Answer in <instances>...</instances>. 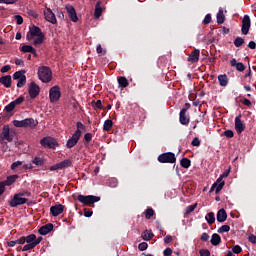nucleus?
Returning a JSON list of instances; mask_svg holds the SVG:
<instances>
[{
    "label": "nucleus",
    "mask_w": 256,
    "mask_h": 256,
    "mask_svg": "<svg viewBox=\"0 0 256 256\" xmlns=\"http://www.w3.org/2000/svg\"><path fill=\"white\" fill-rule=\"evenodd\" d=\"M26 39L27 41H33V45L37 47V45H43L45 41V34L41 28L33 25L29 28Z\"/></svg>",
    "instance_id": "nucleus-1"
},
{
    "label": "nucleus",
    "mask_w": 256,
    "mask_h": 256,
    "mask_svg": "<svg viewBox=\"0 0 256 256\" xmlns=\"http://www.w3.org/2000/svg\"><path fill=\"white\" fill-rule=\"evenodd\" d=\"M26 197H31V192L23 191L14 194L13 198L9 201L11 207H19V205H25L29 201Z\"/></svg>",
    "instance_id": "nucleus-2"
},
{
    "label": "nucleus",
    "mask_w": 256,
    "mask_h": 256,
    "mask_svg": "<svg viewBox=\"0 0 256 256\" xmlns=\"http://www.w3.org/2000/svg\"><path fill=\"white\" fill-rule=\"evenodd\" d=\"M26 245L22 248V251H31V249H35L41 241H43V237H38L35 234H30L25 237Z\"/></svg>",
    "instance_id": "nucleus-3"
},
{
    "label": "nucleus",
    "mask_w": 256,
    "mask_h": 256,
    "mask_svg": "<svg viewBox=\"0 0 256 256\" xmlns=\"http://www.w3.org/2000/svg\"><path fill=\"white\" fill-rule=\"evenodd\" d=\"M229 173H231V169L230 168L219 176V178L217 179L216 183H214L211 186L210 193H213V191H215V193L217 194V193H219L221 191V189H223V187H225V181H223V179H225L226 177H229Z\"/></svg>",
    "instance_id": "nucleus-4"
},
{
    "label": "nucleus",
    "mask_w": 256,
    "mask_h": 256,
    "mask_svg": "<svg viewBox=\"0 0 256 256\" xmlns=\"http://www.w3.org/2000/svg\"><path fill=\"white\" fill-rule=\"evenodd\" d=\"M15 139V132L11 131L9 125H4L2 133L0 134V143H11Z\"/></svg>",
    "instance_id": "nucleus-5"
},
{
    "label": "nucleus",
    "mask_w": 256,
    "mask_h": 256,
    "mask_svg": "<svg viewBox=\"0 0 256 256\" xmlns=\"http://www.w3.org/2000/svg\"><path fill=\"white\" fill-rule=\"evenodd\" d=\"M38 78L40 81H42V83L51 82V79H53V72L51 71V68L47 66H41L38 69Z\"/></svg>",
    "instance_id": "nucleus-6"
},
{
    "label": "nucleus",
    "mask_w": 256,
    "mask_h": 256,
    "mask_svg": "<svg viewBox=\"0 0 256 256\" xmlns=\"http://www.w3.org/2000/svg\"><path fill=\"white\" fill-rule=\"evenodd\" d=\"M77 200L82 203V205H86L88 207H91V205H94V203H99L101 201V197L99 196H93V195H78Z\"/></svg>",
    "instance_id": "nucleus-7"
},
{
    "label": "nucleus",
    "mask_w": 256,
    "mask_h": 256,
    "mask_svg": "<svg viewBox=\"0 0 256 256\" xmlns=\"http://www.w3.org/2000/svg\"><path fill=\"white\" fill-rule=\"evenodd\" d=\"M50 103H57L61 99V88L56 85L49 90Z\"/></svg>",
    "instance_id": "nucleus-8"
},
{
    "label": "nucleus",
    "mask_w": 256,
    "mask_h": 256,
    "mask_svg": "<svg viewBox=\"0 0 256 256\" xmlns=\"http://www.w3.org/2000/svg\"><path fill=\"white\" fill-rule=\"evenodd\" d=\"M13 79L17 82V87L21 89V87H25V83H27V76H25V70L17 71L13 74Z\"/></svg>",
    "instance_id": "nucleus-9"
},
{
    "label": "nucleus",
    "mask_w": 256,
    "mask_h": 256,
    "mask_svg": "<svg viewBox=\"0 0 256 256\" xmlns=\"http://www.w3.org/2000/svg\"><path fill=\"white\" fill-rule=\"evenodd\" d=\"M40 145L42 147H45L47 149H55L56 147L59 146L57 143V140H55L53 137H44L40 140Z\"/></svg>",
    "instance_id": "nucleus-10"
},
{
    "label": "nucleus",
    "mask_w": 256,
    "mask_h": 256,
    "mask_svg": "<svg viewBox=\"0 0 256 256\" xmlns=\"http://www.w3.org/2000/svg\"><path fill=\"white\" fill-rule=\"evenodd\" d=\"M158 161L159 163H175V161H177V158L175 157L174 153L166 152L158 156Z\"/></svg>",
    "instance_id": "nucleus-11"
},
{
    "label": "nucleus",
    "mask_w": 256,
    "mask_h": 256,
    "mask_svg": "<svg viewBox=\"0 0 256 256\" xmlns=\"http://www.w3.org/2000/svg\"><path fill=\"white\" fill-rule=\"evenodd\" d=\"M79 139H81V130L77 129L74 134L72 135V137L70 139H68L67 143H66V147L68 149H73V147H75V145H77V143H79Z\"/></svg>",
    "instance_id": "nucleus-12"
},
{
    "label": "nucleus",
    "mask_w": 256,
    "mask_h": 256,
    "mask_svg": "<svg viewBox=\"0 0 256 256\" xmlns=\"http://www.w3.org/2000/svg\"><path fill=\"white\" fill-rule=\"evenodd\" d=\"M28 93L31 99H35V97H37L39 93H41V88L39 87V85H37V83L31 82L28 87Z\"/></svg>",
    "instance_id": "nucleus-13"
},
{
    "label": "nucleus",
    "mask_w": 256,
    "mask_h": 256,
    "mask_svg": "<svg viewBox=\"0 0 256 256\" xmlns=\"http://www.w3.org/2000/svg\"><path fill=\"white\" fill-rule=\"evenodd\" d=\"M65 9L68 13L70 21L77 23V21H79V17H77V11H75V7H73L71 4H68L65 6Z\"/></svg>",
    "instance_id": "nucleus-14"
},
{
    "label": "nucleus",
    "mask_w": 256,
    "mask_h": 256,
    "mask_svg": "<svg viewBox=\"0 0 256 256\" xmlns=\"http://www.w3.org/2000/svg\"><path fill=\"white\" fill-rule=\"evenodd\" d=\"M249 29H251V18H249V15H245L242 20V28H241L242 34L248 35Z\"/></svg>",
    "instance_id": "nucleus-15"
},
{
    "label": "nucleus",
    "mask_w": 256,
    "mask_h": 256,
    "mask_svg": "<svg viewBox=\"0 0 256 256\" xmlns=\"http://www.w3.org/2000/svg\"><path fill=\"white\" fill-rule=\"evenodd\" d=\"M44 16L46 21H48V23H52V25H56L57 17L55 16V13H53V10H51L50 8H46L44 10Z\"/></svg>",
    "instance_id": "nucleus-16"
},
{
    "label": "nucleus",
    "mask_w": 256,
    "mask_h": 256,
    "mask_svg": "<svg viewBox=\"0 0 256 256\" xmlns=\"http://www.w3.org/2000/svg\"><path fill=\"white\" fill-rule=\"evenodd\" d=\"M235 130L238 135H241L242 132L245 131V123H243V120H241V115H238L235 118Z\"/></svg>",
    "instance_id": "nucleus-17"
},
{
    "label": "nucleus",
    "mask_w": 256,
    "mask_h": 256,
    "mask_svg": "<svg viewBox=\"0 0 256 256\" xmlns=\"http://www.w3.org/2000/svg\"><path fill=\"white\" fill-rule=\"evenodd\" d=\"M64 209L65 206H63L62 204H56L54 206H51L50 213L53 217H59V215L63 213Z\"/></svg>",
    "instance_id": "nucleus-18"
},
{
    "label": "nucleus",
    "mask_w": 256,
    "mask_h": 256,
    "mask_svg": "<svg viewBox=\"0 0 256 256\" xmlns=\"http://www.w3.org/2000/svg\"><path fill=\"white\" fill-rule=\"evenodd\" d=\"M181 125H189V116H187V108H182L179 114Z\"/></svg>",
    "instance_id": "nucleus-19"
},
{
    "label": "nucleus",
    "mask_w": 256,
    "mask_h": 256,
    "mask_svg": "<svg viewBox=\"0 0 256 256\" xmlns=\"http://www.w3.org/2000/svg\"><path fill=\"white\" fill-rule=\"evenodd\" d=\"M201 55V51L199 49H195L188 56L189 63H199V57Z\"/></svg>",
    "instance_id": "nucleus-20"
},
{
    "label": "nucleus",
    "mask_w": 256,
    "mask_h": 256,
    "mask_svg": "<svg viewBox=\"0 0 256 256\" xmlns=\"http://www.w3.org/2000/svg\"><path fill=\"white\" fill-rule=\"evenodd\" d=\"M230 65H231V67H235V69L237 71H239L240 73H242V71H245V64L241 63V62H237V59H235V58L230 60Z\"/></svg>",
    "instance_id": "nucleus-21"
},
{
    "label": "nucleus",
    "mask_w": 256,
    "mask_h": 256,
    "mask_svg": "<svg viewBox=\"0 0 256 256\" xmlns=\"http://www.w3.org/2000/svg\"><path fill=\"white\" fill-rule=\"evenodd\" d=\"M53 231V224L48 223L42 227L39 228L38 232L40 235H48V233H51Z\"/></svg>",
    "instance_id": "nucleus-22"
},
{
    "label": "nucleus",
    "mask_w": 256,
    "mask_h": 256,
    "mask_svg": "<svg viewBox=\"0 0 256 256\" xmlns=\"http://www.w3.org/2000/svg\"><path fill=\"white\" fill-rule=\"evenodd\" d=\"M39 125V122L33 118L24 119V127H30V129H35Z\"/></svg>",
    "instance_id": "nucleus-23"
},
{
    "label": "nucleus",
    "mask_w": 256,
    "mask_h": 256,
    "mask_svg": "<svg viewBox=\"0 0 256 256\" xmlns=\"http://www.w3.org/2000/svg\"><path fill=\"white\" fill-rule=\"evenodd\" d=\"M0 83L1 85H4V87H6V89H9V87H11V75H6V76H2L0 77Z\"/></svg>",
    "instance_id": "nucleus-24"
},
{
    "label": "nucleus",
    "mask_w": 256,
    "mask_h": 256,
    "mask_svg": "<svg viewBox=\"0 0 256 256\" xmlns=\"http://www.w3.org/2000/svg\"><path fill=\"white\" fill-rule=\"evenodd\" d=\"M217 221L218 223H225L227 221V212L225 209H220L217 213Z\"/></svg>",
    "instance_id": "nucleus-25"
},
{
    "label": "nucleus",
    "mask_w": 256,
    "mask_h": 256,
    "mask_svg": "<svg viewBox=\"0 0 256 256\" xmlns=\"http://www.w3.org/2000/svg\"><path fill=\"white\" fill-rule=\"evenodd\" d=\"M218 81L220 87H227V85H229V78L226 76V74L219 75Z\"/></svg>",
    "instance_id": "nucleus-26"
},
{
    "label": "nucleus",
    "mask_w": 256,
    "mask_h": 256,
    "mask_svg": "<svg viewBox=\"0 0 256 256\" xmlns=\"http://www.w3.org/2000/svg\"><path fill=\"white\" fill-rule=\"evenodd\" d=\"M119 87L125 89V87H129V80L125 76H120L117 78Z\"/></svg>",
    "instance_id": "nucleus-27"
},
{
    "label": "nucleus",
    "mask_w": 256,
    "mask_h": 256,
    "mask_svg": "<svg viewBox=\"0 0 256 256\" xmlns=\"http://www.w3.org/2000/svg\"><path fill=\"white\" fill-rule=\"evenodd\" d=\"M18 179H19V175L17 174L11 175L7 177L4 183L6 184V187H10V185H13V183H15V181H17Z\"/></svg>",
    "instance_id": "nucleus-28"
},
{
    "label": "nucleus",
    "mask_w": 256,
    "mask_h": 256,
    "mask_svg": "<svg viewBox=\"0 0 256 256\" xmlns=\"http://www.w3.org/2000/svg\"><path fill=\"white\" fill-rule=\"evenodd\" d=\"M211 245H214V247H217V245L221 244V236L219 234L214 233L210 240Z\"/></svg>",
    "instance_id": "nucleus-29"
},
{
    "label": "nucleus",
    "mask_w": 256,
    "mask_h": 256,
    "mask_svg": "<svg viewBox=\"0 0 256 256\" xmlns=\"http://www.w3.org/2000/svg\"><path fill=\"white\" fill-rule=\"evenodd\" d=\"M22 53H32V55H37V50L31 45H24L21 48Z\"/></svg>",
    "instance_id": "nucleus-30"
},
{
    "label": "nucleus",
    "mask_w": 256,
    "mask_h": 256,
    "mask_svg": "<svg viewBox=\"0 0 256 256\" xmlns=\"http://www.w3.org/2000/svg\"><path fill=\"white\" fill-rule=\"evenodd\" d=\"M218 25H223L225 23V14L223 13V9H220L216 15Z\"/></svg>",
    "instance_id": "nucleus-31"
},
{
    "label": "nucleus",
    "mask_w": 256,
    "mask_h": 256,
    "mask_svg": "<svg viewBox=\"0 0 256 256\" xmlns=\"http://www.w3.org/2000/svg\"><path fill=\"white\" fill-rule=\"evenodd\" d=\"M102 14H103V8H101V2H97L95 6V12H94L95 19H99V17H101Z\"/></svg>",
    "instance_id": "nucleus-32"
},
{
    "label": "nucleus",
    "mask_w": 256,
    "mask_h": 256,
    "mask_svg": "<svg viewBox=\"0 0 256 256\" xmlns=\"http://www.w3.org/2000/svg\"><path fill=\"white\" fill-rule=\"evenodd\" d=\"M154 235H153V232L151 230H145L143 233H142V239L144 241H151V239H153Z\"/></svg>",
    "instance_id": "nucleus-33"
},
{
    "label": "nucleus",
    "mask_w": 256,
    "mask_h": 256,
    "mask_svg": "<svg viewBox=\"0 0 256 256\" xmlns=\"http://www.w3.org/2000/svg\"><path fill=\"white\" fill-rule=\"evenodd\" d=\"M111 129H113V120H105L103 125V131H111Z\"/></svg>",
    "instance_id": "nucleus-34"
},
{
    "label": "nucleus",
    "mask_w": 256,
    "mask_h": 256,
    "mask_svg": "<svg viewBox=\"0 0 256 256\" xmlns=\"http://www.w3.org/2000/svg\"><path fill=\"white\" fill-rule=\"evenodd\" d=\"M71 160L70 159H66L63 160L62 162L58 163V166L60 167V169H67V167H71Z\"/></svg>",
    "instance_id": "nucleus-35"
},
{
    "label": "nucleus",
    "mask_w": 256,
    "mask_h": 256,
    "mask_svg": "<svg viewBox=\"0 0 256 256\" xmlns=\"http://www.w3.org/2000/svg\"><path fill=\"white\" fill-rule=\"evenodd\" d=\"M205 219L209 225H213V223H215V213L213 212L208 213Z\"/></svg>",
    "instance_id": "nucleus-36"
},
{
    "label": "nucleus",
    "mask_w": 256,
    "mask_h": 256,
    "mask_svg": "<svg viewBox=\"0 0 256 256\" xmlns=\"http://www.w3.org/2000/svg\"><path fill=\"white\" fill-rule=\"evenodd\" d=\"M180 165L181 167H183L184 169H189L191 167V160H189L188 158H183L180 161Z\"/></svg>",
    "instance_id": "nucleus-37"
},
{
    "label": "nucleus",
    "mask_w": 256,
    "mask_h": 256,
    "mask_svg": "<svg viewBox=\"0 0 256 256\" xmlns=\"http://www.w3.org/2000/svg\"><path fill=\"white\" fill-rule=\"evenodd\" d=\"M32 163L33 165L41 166V165H45V160L41 157H35Z\"/></svg>",
    "instance_id": "nucleus-38"
},
{
    "label": "nucleus",
    "mask_w": 256,
    "mask_h": 256,
    "mask_svg": "<svg viewBox=\"0 0 256 256\" xmlns=\"http://www.w3.org/2000/svg\"><path fill=\"white\" fill-rule=\"evenodd\" d=\"M144 215H145L146 219H151V217H153V215H155V211L153 210V208H148L144 212Z\"/></svg>",
    "instance_id": "nucleus-39"
},
{
    "label": "nucleus",
    "mask_w": 256,
    "mask_h": 256,
    "mask_svg": "<svg viewBox=\"0 0 256 256\" xmlns=\"http://www.w3.org/2000/svg\"><path fill=\"white\" fill-rule=\"evenodd\" d=\"M245 43V40L242 37H237L234 40L235 47H241Z\"/></svg>",
    "instance_id": "nucleus-40"
},
{
    "label": "nucleus",
    "mask_w": 256,
    "mask_h": 256,
    "mask_svg": "<svg viewBox=\"0 0 256 256\" xmlns=\"http://www.w3.org/2000/svg\"><path fill=\"white\" fill-rule=\"evenodd\" d=\"M231 227L229 225H223L218 229V233H229Z\"/></svg>",
    "instance_id": "nucleus-41"
},
{
    "label": "nucleus",
    "mask_w": 256,
    "mask_h": 256,
    "mask_svg": "<svg viewBox=\"0 0 256 256\" xmlns=\"http://www.w3.org/2000/svg\"><path fill=\"white\" fill-rule=\"evenodd\" d=\"M197 209V203L190 205L186 208V215H189V213H193Z\"/></svg>",
    "instance_id": "nucleus-42"
},
{
    "label": "nucleus",
    "mask_w": 256,
    "mask_h": 256,
    "mask_svg": "<svg viewBox=\"0 0 256 256\" xmlns=\"http://www.w3.org/2000/svg\"><path fill=\"white\" fill-rule=\"evenodd\" d=\"M14 127H25L24 120H14L13 121Z\"/></svg>",
    "instance_id": "nucleus-43"
},
{
    "label": "nucleus",
    "mask_w": 256,
    "mask_h": 256,
    "mask_svg": "<svg viewBox=\"0 0 256 256\" xmlns=\"http://www.w3.org/2000/svg\"><path fill=\"white\" fill-rule=\"evenodd\" d=\"M14 127H25L24 120H14L13 121Z\"/></svg>",
    "instance_id": "nucleus-44"
},
{
    "label": "nucleus",
    "mask_w": 256,
    "mask_h": 256,
    "mask_svg": "<svg viewBox=\"0 0 256 256\" xmlns=\"http://www.w3.org/2000/svg\"><path fill=\"white\" fill-rule=\"evenodd\" d=\"M25 101V97L20 96L16 100L12 101V103L17 107V105H21Z\"/></svg>",
    "instance_id": "nucleus-45"
},
{
    "label": "nucleus",
    "mask_w": 256,
    "mask_h": 256,
    "mask_svg": "<svg viewBox=\"0 0 256 256\" xmlns=\"http://www.w3.org/2000/svg\"><path fill=\"white\" fill-rule=\"evenodd\" d=\"M147 247H149V245L147 244V242H142L138 245V249L139 251H147Z\"/></svg>",
    "instance_id": "nucleus-46"
},
{
    "label": "nucleus",
    "mask_w": 256,
    "mask_h": 256,
    "mask_svg": "<svg viewBox=\"0 0 256 256\" xmlns=\"http://www.w3.org/2000/svg\"><path fill=\"white\" fill-rule=\"evenodd\" d=\"M15 104L13 102H10L6 107L5 110L7 111V113H11V111H13V109H15Z\"/></svg>",
    "instance_id": "nucleus-47"
},
{
    "label": "nucleus",
    "mask_w": 256,
    "mask_h": 256,
    "mask_svg": "<svg viewBox=\"0 0 256 256\" xmlns=\"http://www.w3.org/2000/svg\"><path fill=\"white\" fill-rule=\"evenodd\" d=\"M233 253H235V255H239V253H241V251H243V248H241V246L236 245L233 247L232 249Z\"/></svg>",
    "instance_id": "nucleus-48"
},
{
    "label": "nucleus",
    "mask_w": 256,
    "mask_h": 256,
    "mask_svg": "<svg viewBox=\"0 0 256 256\" xmlns=\"http://www.w3.org/2000/svg\"><path fill=\"white\" fill-rule=\"evenodd\" d=\"M191 145L193 147H199L201 145V140H199L197 137H195L192 142H191Z\"/></svg>",
    "instance_id": "nucleus-49"
},
{
    "label": "nucleus",
    "mask_w": 256,
    "mask_h": 256,
    "mask_svg": "<svg viewBox=\"0 0 256 256\" xmlns=\"http://www.w3.org/2000/svg\"><path fill=\"white\" fill-rule=\"evenodd\" d=\"M224 135H225V137H227L228 139H233V137H234V133L232 132V130H226V131H224Z\"/></svg>",
    "instance_id": "nucleus-50"
},
{
    "label": "nucleus",
    "mask_w": 256,
    "mask_h": 256,
    "mask_svg": "<svg viewBox=\"0 0 256 256\" xmlns=\"http://www.w3.org/2000/svg\"><path fill=\"white\" fill-rule=\"evenodd\" d=\"M21 165H23V162H21V161H16V162L12 163L11 169H12L13 171H15V169H17V167H21Z\"/></svg>",
    "instance_id": "nucleus-51"
},
{
    "label": "nucleus",
    "mask_w": 256,
    "mask_h": 256,
    "mask_svg": "<svg viewBox=\"0 0 256 256\" xmlns=\"http://www.w3.org/2000/svg\"><path fill=\"white\" fill-rule=\"evenodd\" d=\"M5 187H7V184L5 183V181L0 182V197L5 193Z\"/></svg>",
    "instance_id": "nucleus-52"
},
{
    "label": "nucleus",
    "mask_w": 256,
    "mask_h": 256,
    "mask_svg": "<svg viewBox=\"0 0 256 256\" xmlns=\"http://www.w3.org/2000/svg\"><path fill=\"white\" fill-rule=\"evenodd\" d=\"M84 139L86 143H91V140L93 139V135H91V133H86L84 135Z\"/></svg>",
    "instance_id": "nucleus-53"
},
{
    "label": "nucleus",
    "mask_w": 256,
    "mask_h": 256,
    "mask_svg": "<svg viewBox=\"0 0 256 256\" xmlns=\"http://www.w3.org/2000/svg\"><path fill=\"white\" fill-rule=\"evenodd\" d=\"M0 3H4L5 5H13L17 3V0H0Z\"/></svg>",
    "instance_id": "nucleus-54"
},
{
    "label": "nucleus",
    "mask_w": 256,
    "mask_h": 256,
    "mask_svg": "<svg viewBox=\"0 0 256 256\" xmlns=\"http://www.w3.org/2000/svg\"><path fill=\"white\" fill-rule=\"evenodd\" d=\"M163 255L164 256H171L173 255V250L171 248H166L164 251H163Z\"/></svg>",
    "instance_id": "nucleus-55"
},
{
    "label": "nucleus",
    "mask_w": 256,
    "mask_h": 256,
    "mask_svg": "<svg viewBox=\"0 0 256 256\" xmlns=\"http://www.w3.org/2000/svg\"><path fill=\"white\" fill-rule=\"evenodd\" d=\"M17 25H23V17L21 15L15 16Z\"/></svg>",
    "instance_id": "nucleus-56"
},
{
    "label": "nucleus",
    "mask_w": 256,
    "mask_h": 256,
    "mask_svg": "<svg viewBox=\"0 0 256 256\" xmlns=\"http://www.w3.org/2000/svg\"><path fill=\"white\" fill-rule=\"evenodd\" d=\"M15 65L19 66V67H23L25 65V62L19 58L15 59Z\"/></svg>",
    "instance_id": "nucleus-57"
},
{
    "label": "nucleus",
    "mask_w": 256,
    "mask_h": 256,
    "mask_svg": "<svg viewBox=\"0 0 256 256\" xmlns=\"http://www.w3.org/2000/svg\"><path fill=\"white\" fill-rule=\"evenodd\" d=\"M211 23V14H207L204 18V24L209 25Z\"/></svg>",
    "instance_id": "nucleus-58"
},
{
    "label": "nucleus",
    "mask_w": 256,
    "mask_h": 256,
    "mask_svg": "<svg viewBox=\"0 0 256 256\" xmlns=\"http://www.w3.org/2000/svg\"><path fill=\"white\" fill-rule=\"evenodd\" d=\"M92 215H93V211H91L87 208L84 209V216L85 217H91Z\"/></svg>",
    "instance_id": "nucleus-59"
},
{
    "label": "nucleus",
    "mask_w": 256,
    "mask_h": 256,
    "mask_svg": "<svg viewBox=\"0 0 256 256\" xmlns=\"http://www.w3.org/2000/svg\"><path fill=\"white\" fill-rule=\"evenodd\" d=\"M7 71H11L10 65H5L1 68V73H7Z\"/></svg>",
    "instance_id": "nucleus-60"
},
{
    "label": "nucleus",
    "mask_w": 256,
    "mask_h": 256,
    "mask_svg": "<svg viewBox=\"0 0 256 256\" xmlns=\"http://www.w3.org/2000/svg\"><path fill=\"white\" fill-rule=\"evenodd\" d=\"M171 241H173V236H171V235H167V236L164 238V243H166V244L171 243Z\"/></svg>",
    "instance_id": "nucleus-61"
},
{
    "label": "nucleus",
    "mask_w": 256,
    "mask_h": 256,
    "mask_svg": "<svg viewBox=\"0 0 256 256\" xmlns=\"http://www.w3.org/2000/svg\"><path fill=\"white\" fill-rule=\"evenodd\" d=\"M200 256H211L209 250H200Z\"/></svg>",
    "instance_id": "nucleus-62"
},
{
    "label": "nucleus",
    "mask_w": 256,
    "mask_h": 256,
    "mask_svg": "<svg viewBox=\"0 0 256 256\" xmlns=\"http://www.w3.org/2000/svg\"><path fill=\"white\" fill-rule=\"evenodd\" d=\"M201 241H209V234H207V233H202V235H201Z\"/></svg>",
    "instance_id": "nucleus-63"
},
{
    "label": "nucleus",
    "mask_w": 256,
    "mask_h": 256,
    "mask_svg": "<svg viewBox=\"0 0 256 256\" xmlns=\"http://www.w3.org/2000/svg\"><path fill=\"white\" fill-rule=\"evenodd\" d=\"M250 243H256V236L251 234L249 237H248Z\"/></svg>",
    "instance_id": "nucleus-64"
}]
</instances>
